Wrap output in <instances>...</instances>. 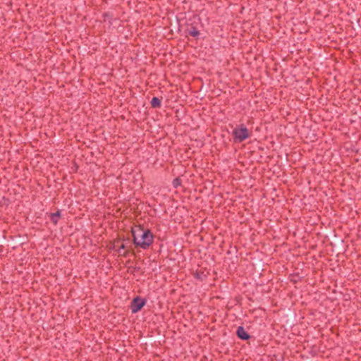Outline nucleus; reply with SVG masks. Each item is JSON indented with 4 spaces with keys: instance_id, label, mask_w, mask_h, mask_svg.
<instances>
[{
    "instance_id": "1",
    "label": "nucleus",
    "mask_w": 361,
    "mask_h": 361,
    "mask_svg": "<svg viewBox=\"0 0 361 361\" xmlns=\"http://www.w3.org/2000/svg\"><path fill=\"white\" fill-rule=\"evenodd\" d=\"M132 235L134 244L144 250L148 248L153 243L154 236L149 229L136 226L133 228Z\"/></svg>"
},
{
    "instance_id": "2",
    "label": "nucleus",
    "mask_w": 361,
    "mask_h": 361,
    "mask_svg": "<svg viewBox=\"0 0 361 361\" xmlns=\"http://www.w3.org/2000/svg\"><path fill=\"white\" fill-rule=\"evenodd\" d=\"M232 135L235 141L238 142H241L250 136L248 129L244 124L237 126L233 128Z\"/></svg>"
},
{
    "instance_id": "3",
    "label": "nucleus",
    "mask_w": 361,
    "mask_h": 361,
    "mask_svg": "<svg viewBox=\"0 0 361 361\" xmlns=\"http://www.w3.org/2000/svg\"><path fill=\"white\" fill-rule=\"evenodd\" d=\"M145 300L140 297L135 298L132 301L130 307L132 313L135 314L138 312L145 306Z\"/></svg>"
},
{
    "instance_id": "4",
    "label": "nucleus",
    "mask_w": 361,
    "mask_h": 361,
    "mask_svg": "<svg viewBox=\"0 0 361 361\" xmlns=\"http://www.w3.org/2000/svg\"><path fill=\"white\" fill-rule=\"evenodd\" d=\"M236 334L242 340H247L250 338V335L244 329L243 326L238 327Z\"/></svg>"
},
{
    "instance_id": "5",
    "label": "nucleus",
    "mask_w": 361,
    "mask_h": 361,
    "mask_svg": "<svg viewBox=\"0 0 361 361\" xmlns=\"http://www.w3.org/2000/svg\"><path fill=\"white\" fill-rule=\"evenodd\" d=\"M150 103L152 106L154 108H159L161 106V101L157 97H153Z\"/></svg>"
},
{
    "instance_id": "6",
    "label": "nucleus",
    "mask_w": 361,
    "mask_h": 361,
    "mask_svg": "<svg viewBox=\"0 0 361 361\" xmlns=\"http://www.w3.org/2000/svg\"><path fill=\"white\" fill-rule=\"evenodd\" d=\"M61 216L60 211H57L55 213H52L51 214V220L54 224H56L58 223L59 217Z\"/></svg>"
},
{
    "instance_id": "7",
    "label": "nucleus",
    "mask_w": 361,
    "mask_h": 361,
    "mask_svg": "<svg viewBox=\"0 0 361 361\" xmlns=\"http://www.w3.org/2000/svg\"><path fill=\"white\" fill-rule=\"evenodd\" d=\"M188 33L190 36L194 37H198L200 35L199 30L195 27H192L191 28H190L188 30Z\"/></svg>"
},
{
    "instance_id": "8",
    "label": "nucleus",
    "mask_w": 361,
    "mask_h": 361,
    "mask_svg": "<svg viewBox=\"0 0 361 361\" xmlns=\"http://www.w3.org/2000/svg\"><path fill=\"white\" fill-rule=\"evenodd\" d=\"M180 183L181 182H180V178H177L173 180V185L174 186V188H178V186L180 185Z\"/></svg>"
},
{
    "instance_id": "9",
    "label": "nucleus",
    "mask_w": 361,
    "mask_h": 361,
    "mask_svg": "<svg viewBox=\"0 0 361 361\" xmlns=\"http://www.w3.org/2000/svg\"><path fill=\"white\" fill-rule=\"evenodd\" d=\"M125 247H126L125 245H124V244H122V245L119 247V248H118V252H121V250L125 249Z\"/></svg>"
}]
</instances>
